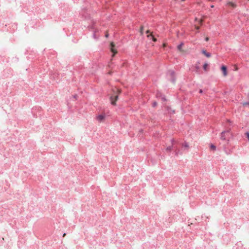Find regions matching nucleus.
Wrapping results in <instances>:
<instances>
[{"label": "nucleus", "instance_id": "f257e3e1", "mask_svg": "<svg viewBox=\"0 0 249 249\" xmlns=\"http://www.w3.org/2000/svg\"><path fill=\"white\" fill-rule=\"evenodd\" d=\"M116 91L117 92V94L114 96H111L110 97L111 103L113 105H116V102L118 99V95L121 93V90L116 89Z\"/></svg>", "mask_w": 249, "mask_h": 249}, {"label": "nucleus", "instance_id": "f03ea898", "mask_svg": "<svg viewBox=\"0 0 249 249\" xmlns=\"http://www.w3.org/2000/svg\"><path fill=\"white\" fill-rule=\"evenodd\" d=\"M230 134L229 131L223 132L221 133V138L223 140H226L229 138Z\"/></svg>", "mask_w": 249, "mask_h": 249}, {"label": "nucleus", "instance_id": "7ed1b4c3", "mask_svg": "<svg viewBox=\"0 0 249 249\" xmlns=\"http://www.w3.org/2000/svg\"><path fill=\"white\" fill-rule=\"evenodd\" d=\"M221 70L223 72V75L224 77L227 76L228 75L227 67L223 65L221 67Z\"/></svg>", "mask_w": 249, "mask_h": 249}, {"label": "nucleus", "instance_id": "20e7f679", "mask_svg": "<svg viewBox=\"0 0 249 249\" xmlns=\"http://www.w3.org/2000/svg\"><path fill=\"white\" fill-rule=\"evenodd\" d=\"M105 119V114H101L99 115L96 117L97 120L99 122H102L104 121Z\"/></svg>", "mask_w": 249, "mask_h": 249}, {"label": "nucleus", "instance_id": "39448f33", "mask_svg": "<svg viewBox=\"0 0 249 249\" xmlns=\"http://www.w3.org/2000/svg\"><path fill=\"white\" fill-rule=\"evenodd\" d=\"M114 46L115 45L114 44V43L113 42H111L110 43V51L113 53L112 56H114V55L117 53V51L114 49Z\"/></svg>", "mask_w": 249, "mask_h": 249}, {"label": "nucleus", "instance_id": "423d86ee", "mask_svg": "<svg viewBox=\"0 0 249 249\" xmlns=\"http://www.w3.org/2000/svg\"><path fill=\"white\" fill-rule=\"evenodd\" d=\"M183 45H184L183 43L182 42H181L177 47L178 50L181 52H183V50H182V47H183Z\"/></svg>", "mask_w": 249, "mask_h": 249}, {"label": "nucleus", "instance_id": "0eeeda50", "mask_svg": "<svg viewBox=\"0 0 249 249\" xmlns=\"http://www.w3.org/2000/svg\"><path fill=\"white\" fill-rule=\"evenodd\" d=\"M227 5H228L233 8H235L236 7V4L235 3L231 2V1H229V2H227Z\"/></svg>", "mask_w": 249, "mask_h": 249}, {"label": "nucleus", "instance_id": "6e6552de", "mask_svg": "<svg viewBox=\"0 0 249 249\" xmlns=\"http://www.w3.org/2000/svg\"><path fill=\"white\" fill-rule=\"evenodd\" d=\"M202 52L203 54H204L207 57H210L211 56V54L209 53H207L206 50H203Z\"/></svg>", "mask_w": 249, "mask_h": 249}, {"label": "nucleus", "instance_id": "1a4fd4ad", "mask_svg": "<svg viewBox=\"0 0 249 249\" xmlns=\"http://www.w3.org/2000/svg\"><path fill=\"white\" fill-rule=\"evenodd\" d=\"M147 36V37H151L153 41H154V42L157 41V39L154 37V36L152 35V34L148 35Z\"/></svg>", "mask_w": 249, "mask_h": 249}, {"label": "nucleus", "instance_id": "9d476101", "mask_svg": "<svg viewBox=\"0 0 249 249\" xmlns=\"http://www.w3.org/2000/svg\"><path fill=\"white\" fill-rule=\"evenodd\" d=\"M208 64L207 63H205L204 65H203V68L205 70V71H207V68H208Z\"/></svg>", "mask_w": 249, "mask_h": 249}, {"label": "nucleus", "instance_id": "9b49d317", "mask_svg": "<svg viewBox=\"0 0 249 249\" xmlns=\"http://www.w3.org/2000/svg\"><path fill=\"white\" fill-rule=\"evenodd\" d=\"M143 27L142 26L141 27V29H140V32H141V35H143Z\"/></svg>", "mask_w": 249, "mask_h": 249}, {"label": "nucleus", "instance_id": "f8f14e48", "mask_svg": "<svg viewBox=\"0 0 249 249\" xmlns=\"http://www.w3.org/2000/svg\"><path fill=\"white\" fill-rule=\"evenodd\" d=\"M211 148L212 150H214L215 149V148H216V147H215L214 145L212 144V145H211Z\"/></svg>", "mask_w": 249, "mask_h": 249}, {"label": "nucleus", "instance_id": "ddd939ff", "mask_svg": "<svg viewBox=\"0 0 249 249\" xmlns=\"http://www.w3.org/2000/svg\"><path fill=\"white\" fill-rule=\"evenodd\" d=\"M203 22V19H201L199 20V23L200 25H201L202 24V23Z\"/></svg>", "mask_w": 249, "mask_h": 249}, {"label": "nucleus", "instance_id": "4468645a", "mask_svg": "<svg viewBox=\"0 0 249 249\" xmlns=\"http://www.w3.org/2000/svg\"><path fill=\"white\" fill-rule=\"evenodd\" d=\"M157 103L156 102H154V103H153V107H156V106H157Z\"/></svg>", "mask_w": 249, "mask_h": 249}, {"label": "nucleus", "instance_id": "2eb2a0df", "mask_svg": "<svg viewBox=\"0 0 249 249\" xmlns=\"http://www.w3.org/2000/svg\"><path fill=\"white\" fill-rule=\"evenodd\" d=\"M195 28H196V30H198L199 29V26H198L195 25Z\"/></svg>", "mask_w": 249, "mask_h": 249}, {"label": "nucleus", "instance_id": "dca6fc26", "mask_svg": "<svg viewBox=\"0 0 249 249\" xmlns=\"http://www.w3.org/2000/svg\"><path fill=\"white\" fill-rule=\"evenodd\" d=\"M205 40V41H208L209 40V38L208 37H206Z\"/></svg>", "mask_w": 249, "mask_h": 249}, {"label": "nucleus", "instance_id": "f3484780", "mask_svg": "<svg viewBox=\"0 0 249 249\" xmlns=\"http://www.w3.org/2000/svg\"><path fill=\"white\" fill-rule=\"evenodd\" d=\"M149 33H150L149 30H147V31H146V34H149Z\"/></svg>", "mask_w": 249, "mask_h": 249}, {"label": "nucleus", "instance_id": "a211bd4d", "mask_svg": "<svg viewBox=\"0 0 249 249\" xmlns=\"http://www.w3.org/2000/svg\"><path fill=\"white\" fill-rule=\"evenodd\" d=\"M199 93H202V89H200L199 90Z\"/></svg>", "mask_w": 249, "mask_h": 249}, {"label": "nucleus", "instance_id": "6ab92c4d", "mask_svg": "<svg viewBox=\"0 0 249 249\" xmlns=\"http://www.w3.org/2000/svg\"><path fill=\"white\" fill-rule=\"evenodd\" d=\"M196 68L197 69H199V67H198V66H196Z\"/></svg>", "mask_w": 249, "mask_h": 249}, {"label": "nucleus", "instance_id": "aec40b11", "mask_svg": "<svg viewBox=\"0 0 249 249\" xmlns=\"http://www.w3.org/2000/svg\"><path fill=\"white\" fill-rule=\"evenodd\" d=\"M167 150H171V148H167Z\"/></svg>", "mask_w": 249, "mask_h": 249}, {"label": "nucleus", "instance_id": "412c9836", "mask_svg": "<svg viewBox=\"0 0 249 249\" xmlns=\"http://www.w3.org/2000/svg\"><path fill=\"white\" fill-rule=\"evenodd\" d=\"M111 71H109V72H108V74H111Z\"/></svg>", "mask_w": 249, "mask_h": 249}, {"label": "nucleus", "instance_id": "4be33fe9", "mask_svg": "<svg viewBox=\"0 0 249 249\" xmlns=\"http://www.w3.org/2000/svg\"><path fill=\"white\" fill-rule=\"evenodd\" d=\"M66 235V233H64L63 235V237H64Z\"/></svg>", "mask_w": 249, "mask_h": 249}, {"label": "nucleus", "instance_id": "5701e85b", "mask_svg": "<svg viewBox=\"0 0 249 249\" xmlns=\"http://www.w3.org/2000/svg\"><path fill=\"white\" fill-rule=\"evenodd\" d=\"M197 20V18H195V20H196V21Z\"/></svg>", "mask_w": 249, "mask_h": 249}, {"label": "nucleus", "instance_id": "b1692460", "mask_svg": "<svg viewBox=\"0 0 249 249\" xmlns=\"http://www.w3.org/2000/svg\"><path fill=\"white\" fill-rule=\"evenodd\" d=\"M106 37H107V36H108V35H107H107H106Z\"/></svg>", "mask_w": 249, "mask_h": 249}, {"label": "nucleus", "instance_id": "393cba45", "mask_svg": "<svg viewBox=\"0 0 249 249\" xmlns=\"http://www.w3.org/2000/svg\"><path fill=\"white\" fill-rule=\"evenodd\" d=\"M163 46H164V47H165V44H163Z\"/></svg>", "mask_w": 249, "mask_h": 249}, {"label": "nucleus", "instance_id": "a878e982", "mask_svg": "<svg viewBox=\"0 0 249 249\" xmlns=\"http://www.w3.org/2000/svg\"><path fill=\"white\" fill-rule=\"evenodd\" d=\"M182 1H184L185 0H181Z\"/></svg>", "mask_w": 249, "mask_h": 249}]
</instances>
